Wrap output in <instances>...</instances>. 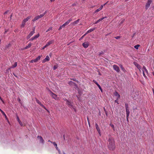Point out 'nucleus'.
<instances>
[{"label": "nucleus", "mask_w": 154, "mask_h": 154, "mask_svg": "<svg viewBox=\"0 0 154 154\" xmlns=\"http://www.w3.org/2000/svg\"><path fill=\"white\" fill-rule=\"evenodd\" d=\"M95 29L96 28L95 27L93 29H90L87 31V33H89L90 32H91L93 31L94 30H95Z\"/></svg>", "instance_id": "19"}, {"label": "nucleus", "mask_w": 154, "mask_h": 154, "mask_svg": "<svg viewBox=\"0 0 154 154\" xmlns=\"http://www.w3.org/2000/svg\"><path fill=\"white\" fill-rule=\"evenodd\" d=\"M152 1V0H148L145 5V9L146 10H147L148 8L149 7Z\"/></svg>", "instance_id": "4"}, {"label": "nucleus", "mask_w": 154, "mask_h": 154, "mask_svg": "<svg viewBox=\"0 0 154 154\" xmlns=\"http://www.w3.org/2000/svg\"><path fill=\"white\" fill-rule=\"evenodd\" d=\"M58 66L57 65H54L53 68L54 70H55L58 68Z\"/></svg>", "instance_id": "38"}, {"label": "nucleus", "mask_w": 154, "mask_h": 154, "mask_svg": "<svg viewBox=\"0 0 154 154\" xmlns=\"http://www.w3.org/2000/svg\"><path fill=\"white\" fill-rule=\"evenodd\" d=\"M72 18H70L69 20H68L67 21H69V22L72 21Z\"/></svg>", "instance_id": "50"}, {"label": "nucleus", "mask_w": 154, "mask_h": 154, "mask_svg": "<svg viewBox=\"0 0 154 154\" xmlns=\"http://www.w3.org/2000/svg\"><path fill=\"white\" fill-rule=\"evenodd\" d=\"M46 11H45L43 14H40V16H41L42 17H43L44 15H45L46 14Z\"/></svg>", "instance_id": "35"}, {"label": "nucleus", "mask_w": 154, "mask_h": 154, "mask_svg": "<svg viewBox=\"0 0 154 154\" xmlns=\"http://www.w3.org/2000/svg\"><path fill=\"white\" fill-rule=\"evenodd\" d=\"M74 83H75V82L72 81H70L68 82L69 84L70 85H73L74 84Z\"/></svg>", "instance_id": "32"}, {"label": "nucleus", "mask_w": 154, "mask_h": 154, "mask_svg": "<svg viewBox=\"0 0 154 154\" xmlns=\"http://www.w3.org/2000/svg\"><path fill=\"white\" fill-rule=\"evenodd\" d=\"M84 37V36H83V35L80 38V39H79V40H82L83 38Z\"/></svg>", "instance_id": "52"}, {"label": "nucleus", "mask_w": 154, "mask_h": 154, "mask_svg": "<svg viewBox=\"0 0 154 154\" xmlns=\"http://www.w3.org/2000/svg\"><path fill=\"white\" fill-rule=\"evenodd\" d=\"M140 46V45H137L134 46V48L137 49H138V47Z\"/></svg>", "instance_id": "34"}, {"label": "nucleus", "mask_w": 154, "mask_h": 154, "mask_svg": "<svg viewBox=\"0 0 154 154\" xmlns=\"http://www.w3.org/2000/svg\"><path fill=\"white\" fill-rule=\"evenodd\" d=\"M97 86L100 89H101V88L100 85H98Z\"/></svg>", "instance_id": "57"}, {"label": "nucleus", "mask_w": 154, "mask_h": 154, "mask_svg": "<svg viewBox=\"0 0 154 154\" xmlns=\"http://www.w3.org/2000/svg\"><path fill=\"white\" fill-rule=\"evenodd\" d=\"M35 101L39 105H40L42 107L45 108V106H44L41 103V102L36 98H35Z\"/></svg>", "instance_id": "12"}, {"label": "nucleus", "mask_w": 154, "mask_h": 154, "mask_svg": "<svg viewBox=\"0 0 154 154\" xmlns=\"http://www.w3.org/2000/svg\"><path fill=\"white\" fill-rule=\"evenodd\" d=\"M37 138L39 139L41 143L43 144H44V143L45 141L42 136H37Z\"/></svg>", "instance_id": "10"}, {"label": "nucleus", "mask_w": 154, "mask_h": 154, "mask_svg": "<svg viewBox=\"0 0 154 154\" xmlns=\"http://www.w3.org/2000/svg\"><path fill=\"white\" fill-rule=\"evenodd\" d=\"M39 16L38 15L36 16L35 18L32 20V21L33 22L35 21L36 20H38V19H39Z\"/></svg>", "instance_id": "23"}, {"label": "nucleus", "mask_w": 154, "mask_h": 154, "mask_svg": "<svg viewBox=\"0 0 154 154\" xmlns=\"http://www.w3.org/2000/svg\"><path fill=\"white\" fill-rule=\"evenodd\" d=\"M103 6H104V5H101L100 6V7L99 8H100L101 10V9L103 8Z\"/></svg>", "instance_id": "48"}, {"label": "nucleus", "mask_w": 154, "mask_h": 154, "mask_svg": "<svg viewBox=\"0 0 154 154\" xmlns=\"http://www.w3.org/2000/svg\"><path fill=\"white\" fill-rule=\"evenodd\" d=\"M55 148H56V149H57V151H58V150H59V149L58 148V147H57H57H55Z\"/></svg>", "instance_id": "63"}, {"label": "nucleus", "mask_w": 154, "mask_h": 154, "mask_svg": "<svg viewBox=\"0 0 154 154\" xmlns=\"http://www.w3.org/2000/svg\"><path fill=\"white\" fill-rule=\"evenodd\" d=\"M52 27H49L46 31V32H48V31H50V30H52Z\"/></svg>", "instance_id": "39"}, {"label": "nucleus", "mask_w": 154, "mask_h": 154, "mask_svg": "<svg viewBox=\"0 0 154 154\" xmlns=\"http://www.w3.org/2000/svg\"><path fill=\"white\" fill-rule=\"evenodd\" d=\"M31 16H29L28 17H27L26 18H25L23 20L25 21H26V22H27V21H28L29 19L31 17Z\"/></svg>", "instance_id": "25"}, {"label": "nucleus", "mask_w": 154, "mask_h": 154, "mask_svg": "<svg viewBox=\"0 0 154 154\" xmlns=\"http://www.w3.org/2000/svg\"><path fill=\"white\" fill-rule=\"evenodd\" d=\"M69 23V21H67L64 23V24L66 26V25H68Z\"/></svg>", "instance_id": "41"}, {"label": "nucleus", "mask_w": 154, "mask_h": 154, "mask_svg": "<svg viewBox=\"0 0 154 154\" xmlns=\"http://www.w3.org/2000/svg\"><path fill=\"white\" fill-rule=\"evenodd\" d=\"M119 66L121 69L124 72H125L126 70L124 68L123 66L121 64H120Z\"/></svg>", "instance_id": "21"}, {"label": "nucleus", "mask_w": 154, "mask_h": 154, "mask_svg": "<svg viewBox=\"0 0 154 154\" xmlns=\"http://www.w3.org/2000/svg\"><path fill=\"white\" fill-rule=\"evenodd\" d=\"M52 143L54 145V146H55V147H57V144L55 142H54L53 143Z\"/></svg>", "instance_id": "40"}, {"label": "nucleus", "mask_w": 154, "mask_h": 154, "mask_svg": "<svg viewBox=\"0 0 154 154\" xmlns=\"http://www.w3.org/2000/svg\"><path fill=\"white\" fill-rule=\"evenodd\" d=\"M49 91L50 92L51 95L53 98L56 100H58L59 97H57V95L56 94L52 92L50 90H49Z\"/></svg>", "instance_id": "3"}, {"label": "nucleus", "mask_w": 154, "mask_h": 154, "mask_svg": "<svg viewBox=\"0 0 154 154\" xmlns=\"http://www.w3.org/2000/svg\"><path fill=\"white\" fill-rule=\"evenodd\" d=\"M115 95L116 96H117V99H119L120 98V95L118 94V93L116 91V92L115 94Z\"/></svg>", "instance_id": "22"}, {"label": "nucleus", "mask_w": 154, "mask_h": 154, "mask_svg": "<svg viewBox=\"0 0 154 154\" xmlns=\"http://www.w3.org/2000/svg\"><path fill=\"white\" fill-rule=\"evenodd\" d=\"M121 37L120 36H116V37H114V38H116V39H119Z\"/></svg>", "instance_id": "43"}, {"label": "nucleus", "mask_w": 154, "mask_h": 154, "mask_svg": "<svg viewBox=\"0 0 154 154\" xmlns=\"http://www.w3.org/2000/svg\"><path fill=\"white\" fill-rule=\"evenodd\" d=\"M118 99L117 98V99L115 101V102L116 103H117L118 104H119L118 103Z\"/></svg>", "instance_id": "53"}, {"label": "nucleus", "mask_w": 154, "mask_h": 154, "mask_svg": "<svg viewBox=\"0 0 154 154\" xmlns=\"http://www.w3.org/2000/svg\"><path fill=\"white\" fill-rule=\"evenodd\" d=\"M76 3H74L72 5V7H74V6H76Z\"/></svg>", "instance_id": "46"}, {"label": "nucleus", "mask_w": 154, "mask_h": 154, "mask_svg": "<svg viewBox=\"0 0 154 154\" xmlns=\"http://www.w3.org/2000/svg\"><path fill=\"white\" fill-rule=\"evenodd\" d=\"M103 54V52L102 51L99 54L101 55V54Z\"/></svg>", "instance_id": "55"}, {"label": "nucleus", "mask_w": 154, "mask_h": 154, "mask_svg": "<svg viewBox=\"0 0 154 154\" xmlns=\"http://www.w3.org/2000/svg\"><path fill=\"white\" fill-rule=\"evenodd\" d=\"M38 62V61L36 59H35L32 60H31V61H30V62L31 63H33L34 62V63H35V62Z\"/></svg>", "instance_id": "31"}, {"label": "nucleus", "mask_w": 154, "mask_h": 154, "mask_svg": "<svg viewBox=\"0 0 154 154\" xmlns=\"http://www.w3.org/2000/svg\"><path fill=\"white\" fill-rule=\"evenodd\" d=\"M72 18H70L69 20H68L67 21H69V22L72 21Z\"/></svg>", "instance_id": "49"}, {"label": "nucleus", "mask_w": 154, "mask_h": 154, "mask_svg": "<svg viewBox=\"0 0 154 154\" xmlns=\"http://www.w3.org/2000/svg\"><path fill=\"white\" fill-rule=\"evenodd\" d=\"M33 31H31L26 37L27 39H29L35 33V28L33 29Z\"/></svg>", "instance_id": "5"}, {"label": "nucleus", "mask_w": 154, "mask_h": 154, "mask_svg": "<svg viewBox=\"0 0 154 154\" xmlns=\"http://www.w3.org/2000/svg\"><path fill=\"white\" fill-rule=\"evenodd\" d=\"M109 125L112 128V129H113V131H115V126L113 124H112L110 123Z\"/></svg>", "instance_id": "28"}, {"label": "nucleus", "mask_w": 154, "mask_h": 154, "mask_svg": "<svg viewBox=\"0 0 154 154\" xmlns=\"http://www.w3.org/2000/svg\"><path fill=\"white\" fill-rule=\"evenodd\" d=\"M44 108L45 110H46L48 113L50 112L45 107V108Z\"/></svg>", "instance_id": "45"}, {"label": "nucleus", "mask_w": 154, "mask_h": 154, "mask_svg": "<svg viewBox=\"0 0 154 154\" xmlns=\"http://www.w3.org/2000/svg\"><path fill=\"white\" fill-rule=\"evenodd\" d=\"M109 137L107 146L108 149L111 151H114L116 148L114 139L110 135H109Z\"/></svg>", "instance_id": "1"}, {"label": "nucleus", "mask_w": 154, "mask_h": 154, "mask_svg": "<svg viewBox=\"0 0 154 154\" xmlns=\"http://www.w3.org/2000/svg\"><path fill=\"white\" fill-rule=\"evenodd\" d=\"M18 100V101L19 102V103H21V100H20V99L19 98H18V99H17Z\"/></svg>", "instance_id": "51"}, {"label": "nucleus", "mask_w": 154, "mask_h": 154, "mask_svg": "<svg viewBox=\"0 0 154 154\" xmlns=\"http://www.w3.org/2000/svg\"><path fill=\"white\" fill-rule=\"evenodd\" d=\"M8 11H5V13H4V14H7V13H8Z\"/></svg>", "instance_id": "62"}, {"label": "nucleus", "mask_w": 154, "mask_h": 154, "mask_svg": "<svg viewBox=\"0 0 154 154\" xmlns=\"http://www.w3.org/2000/svg\"><path fill=\"white\" fill-rule=\"evenodd\" d=\"M93 82L95 84V83H96L97 82L95 80H93Z\"/></svg>", "instance_id": "61"}, {"label": "nucleus", "mask_w": 154, "mask_h": 154, "mask_svg": "<svg viewBox=\"0 0 154 154\" xmlns=\"http://www.w3.org/2000/svg\"><path fill=\"white\" fill-rule=\"evenodd\" d=\"M134 65L137 66L138 69H140V66L139 64L135 62H134Z\"/></svg>", "instance_id": "24"}, {"label": "nucleus", "mask_w": 154, "mask_h": 154, "mask_svg": "<svg viewBox=\"0 0 154 154\" xmlns=\"http://www.w3.org/2000/svg\"><path fill=\"white\" fill-rule=\"evenodd\" d=\"M79 20H80V19H78L77 20L75 21L74 22H73L72 24V25H75L76 24H77L79 21Z\"/></svg>", "instance_id": "18"}, {"label": "nucleus", "mask_w": 154, "mask_h": 154, "mask_svg": "<svg viewBox=\"0 0 154 154\" xmlns=\"http://www.w3.org/2000/svg\"><path fill=\"white\" fill-rule=\"evenodd\" d=\"M31 43H29L28 45L26 46L25 48H24V49H27L28 48H30V47H31Z\"/></svg>", "instance_id": "27"}, {"label": "nucleus", "mask_w": 154, "mask_h": 154, "mask_svg": "<svg viewBox=\"0 0 154 154\" xmlns=\"http://www.w3.org/2000/svg\"><path fill=\"white\" fill-rule=\"evenodd\" d=\"M88 33H87V32L85 34L83 35V36H84H84H85Z\"/></svg>", "instance_id": "59"}, {"label": "nucleus", "mask_w": 154, "mask_h": 154, "mask_svg": "<svg viewBox=\"0 0 154 154\" xmlns=\"http://www.w3.org/2000/svg\"><path fill=\"white\" fill-rule=\"evenodd\" d=\"M125 105L126 111V119L127 121L128 122V117L130 112L129 109L128 104L127 103H126Z\"/></svg>", "instance_id": "2"}, {"label": "nucleus", "mask_w": 154, "mask_h": 154, "mask_svg": "<svg viewBox=\"0 0 154 154\" xmlns=\"http://www.w3.org/2000/svg\"><path fill=\"white\" fill-rule=\"evenodd\" d=\"M65 26L64 25V24H63L62 25L60 26L58 29V30H61L63 27H64Z\"/></svg>", "instance_id": "29"}, {"label": "nucleus", "mask_w": 154, "mask_h": 154, "mask_svg": "<svg viewBox=\"0 0 154 154\" xmlns=\"http://www.w3.org/2000/svg\"><path fill=\"white\" fill-rule=\"evenodd\" d=\"M17 65V62H15L14 64L11 66V68H14L16 67Z\"/></svg>", "instance_id": "26"}, {"label": "nucleus", "mask_w": 154, "mask_h": 154, "mask_svg": "<svg viewBox=\"0 0 154 154\" xmlns=\"http://www.w3.org/2000/svg\"><path fill=\"white\" fill-rule=\"evenodd\" d=\"M26 22L24 20H23L22 22V24L21 25V26L22 27H24L26 24Z\"/></svg>", "instance_id": "20"}, {"label": "nucleus", "mask_w": 154, "mask_h": 154, "mask_svg": "<svg viewBox=\"0 0 154 154\" xmlns=\"http://www.w3.org/2000/svg\"><path fill=\"white\" fill-rule=\"evenodd\" d=\"M17 119L18 122H19V124L21 126H23V124L22 122H21L18 116H17Z\"/></svg>", "instance_id": "16"}, {"label": "nucleus", "mask_w": 154, "mask_h": 154, "mask_svg": "<svg viewBox=\"0 0 154 154\" xmlns=\"http://www.w3.org/2000/svg\"><path fill=\"white\" fill-rule=\"evenodd\" d=\"M70 79L76 82L77 83H78L79 82L78 81L76 80V79L75 78H71Z\"/></svg>", "instance_id": "33"}, {"label": "nucleus", "mask_w": 154, "mask_h": 154, "mask_svg": "<svg viewBox=\"0 0 154 154\" xmlns=\"http://www.w3.org/2000/svg\"><path fill=\"white\" fill-rule=\"evenodd\" d=\"M88 33H87V32L85 34L83 35V36H84H84H85Z\"/></svg>", "instance_id": "58"}, {"label": "nucleus", "mask_w": 154, "mask_h": 154, "mask_svg": "<svg viewBox=\"0 0 154 154\" xmlns=\"http://www.w3.org/2000/svg\"><path fill=\"white\" fill-rule=\"evenodd\" d=\"M106 18V17H103L102 18H101L98 20L94 24H97L99 22H100V21H102L103 20V19Z\"/></svg>", "instance_id": "15"}, {"label": "nucleus", "mask_w": 154, "mask_h": 154, "mask_svg": "<svg viewBox=\"0 0 154 154\" xmlns=\"http://www.w3.org/2000/svg\"><path fill=\"white\" fill-rule=\"evenodd\" d=\"M143 74L144 77H146L145 74H144V70H143Z\"/></svg>", "instance_id": "54"}, {"label": "nucleus", "mask_w": 154, "mask_h": 154, "mask_svg": "<svg viewBox=\"0 0 154 154\" xmlns=\"http://www.w3.org/2000/svg\"><path fill=\"white\" fill-rule=\"evenodd\" d=\"M0 111L2 113V114H3V115H4L5 116L6 119H7V117L5 113L1 109H0Z\"/></svg>", "instance_id": "17"}, {"label": "nucleus", "mask_w": 154, "mask_h": 154, "mask_svg": "<svg viewBox=\"0 0 154 154\" xmlns=\"http://www.w3.org/2000/svg\"><path fill=\"white\" fill-rule=\"evenodd\" d=\"M95 125L96 128L97 130V131L98 133L99 134H100V130L99 128V126H98V124H97V123H96L95 124Z\"/></svg>", "instance_id": "14"}, {"label": "nucleus", "mask_w": 154, "mask_h": 154, "mask_svg": "<svg viewBox=\"0 0 154 154\" xmlns=\"http://www.w3.org/2000/svg\"><path fill=\"white\" fill-rule=\"evenodd\" d=\"M41 58V56H38V57H37L36 59L38 61L40 60V58Z\"/></svg>", "instance_id": "36"}, {"label": "nucleus", "mask_w": 154, "mask_h": 154, "mask_svg": "<svg viewBox=\"0 0 154 154\" xmlns=\"http://www.w3.org/2000/svg\"><path fill=\"white\" fill-rule=\"evenodd\" d=\"M47 46H46V45H45L44 47H43L42 49V50H43L45 49V48H46Z\"/></svg>", "instance_id": "47"}, {"label": "nucleus", "mask_w": 154, "mask_h": 154, "mask_svg": "<svg viewBox=\"0 0 154 154\" xmlns=\"http://www.w3.org/2000/svg\"><path fill=\"white\" fill-rule=\"evenodd\" d=\"M39 35H40L39 34V33H38L36 35H35L34 36L32 37L31 39H29V41H32L36 39V38H38V37H39Z\"/></svg>", "instance_id": "9"}, {"label": "nucleus", "mask_w": 154, "mask_h": 154, "mask_svg": "<svg viewBox=\"0 0 154 154\" xmlns=\"http://www.w3.org/2000/svg\"><path fill=\"white\" fill-rule=\"evenodd\" d=\"M89 43L88 42H85L83 43L82 46L85 48H87L89 46Z\"/></svg>", "instance_id": "8"}, {"label": "nucleus", "mask_w": 154, "mask_h": 154, "mask_svg": "<svg viewBox=\"0 0 154 154\" xmlns=\"http://www.w3.org/2000/svg\"><path fill=\"white\" fill-rule=\"evenodd\" d=\"M113 68L117 72H120L119 67L116 65H113Z\"/></svg>", "instance_id": "6"}, {"label": "nucleus", "mask_w": 154, "mask_h": 154, "mask_svg": "<svg viewBox=\"0 0 154 154\" xmlns=\"http://www.w3.org/2000/svg\"><path fill=\"white\" fill-rule=\"evenodd\" d=\"M95 84L98 86V85H99V84L97 83V82L96 83H95Z\"/></svg>", "instance_id": "64"}, {"label": "nucleus", "mask_w": 154, "mask_h": 154, "mask_svg": "<svg viewBox=\"0 0 154 154\" xmlns=\"http://www.w3.org/2000/svg\"><path fill=\"white\" fill-rule=\"evenodd\" d=\"M63 99L64 101H66V103L68 102V101H69V100H68L67 99H66V98H64H64H63Z\"/></svg>", "instance_id": "42"}, {"label": "nucleus", "mask_w": 154, "mask_h": 154, "mask_svg": "<svg viewBox=\"0 0 154 154\" xmlns=\"http://www.w3.org/2000/svg\"><path fill=\"white\" fill-rule=\"evenodd\" d=\"M143 70H144V72H146L147 73H148V71H147V69H146V67L144 66H143Z\"/></svg>", "instance_id": "30"}, {"label": "nucleus", "mask_w": 154, "mask_h": 154, "mask_svg": "<svg viewBox=\"0 0 154 154\" xmlns=\"http://www.w3.org/2000/svg\"><path fill=\"white\" fill-rule=\"evenodd\" d=\"M101 10L99 8L97 10H96L94 12V13H96L100 11Z\"/></svg>", "instance_id": "37"}, {"label": "nucleus", "mask_w": 154, "mask_h": 154, "mask_svg": "<svg viewBox=\"0 0 154 154\" xmlns=\"http://www.w3.org/2000/svg\"><path fill=\"white\" fill-rule=\"evenodd\" d=\"M50 60V58L47 55L46 56L45 58L42 61V63H44L45 62H46L47 61H48Z\"/></svg>", "instance_id": "11"}, {"label": "nucleus", "mask_w": 154, "mask_h": 154, "mask_svg": "<svg viewBox=\"0 0 154 154\" xmlns=\"http://www.w3.org/2000/svg\"><path fill=\"white\" fill-rule=\"evenodd\" d=\"M66 104L69 107L71 108H73L72 102H71L70 101H69L68 102L66 103Z\"/></svg>", "instance_id": "7"}, {"label": "nucleus", "mask_w": 154, "mask_h": 154, "mask_svg": "<svg viewBox=\"0 0 154 154\" xmlns=\"http://www.w3.org/2000/svg\"><path fill=\"white\" fill-rule=\"evenodd\" d=\"M54 42V41L53 40H51L50 41L48 42L46 44V45L48 47V46H49L51 44L53 43Z\"/></svg>", "instance_id": "13"}, {"label": "nucleus", "mask_w": 154, "mask_h": 154, "mask_svg": "<svg viewBox=\"0 0 154 154\" xmlns=\"http://www.w3.org/2000/svg\"><path fill=\"white\" fill-rule=\"evenodd\" d=\"M13 15H12V14H11L10 16V20H11V18L12 17Z\"/></svg>", "instance_id": "60"}, {"label": "nucleus", "mask_w": 154, "mask_h": 154, "mask_svg": "<svg viewBox=\"0 0 154 154\" xmlns=\"http://www.w3.org/2000/svg\"><path fill=\"white\" fill-rule=\"evenodd\" d=\"M124 21H125V19H122L120 22V24H122L124 22Z\"/></svg>", "instance_id": "44"}, {"label": "nucleus", "mask_w": 154, "mask_h": 154, "mask_svg": "<svg viewBox=\"0 0 154 154\" xmlns=\"http://www.w3.org/2000/svg\"><path fill=\"white\" fill-rule=\"evenodd\" d=\"M73 85L77 87V85L75 83H74V84Z\"/></svg>", "instance_id": "56"}]
</instances>
